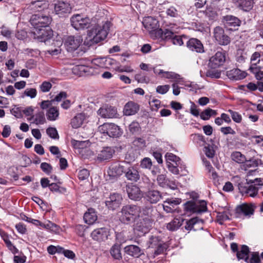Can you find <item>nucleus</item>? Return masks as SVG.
I'll return each instance as SVG.
<instances>
[{"mask_svg": "<svg viewBox=\"0 0 263 263\" xmlns=\"http://www.w3.org/2000/svg\"><path fill=\"white\" fill-rule=\"evenodd\" d=\"M110 22H105L102 26L97 25L88 31V41H85L84 44L89 46L99 43L103 41L107 36L109 28Z\"/></svg>", "mask_w": 263, "mask_h": 263, "instance_id": "1", "label": "nucleus"}, {"mask_svg": "<svg viewBox=\"0 0 263 263\" xmlns=\"http://www.w3.org/2000/svg\"><path fill=\"white\" fill-rule=\"evenodd\" d=\"M140 206L134 204H127L122 206L118 213L119 220L124 224H129L135 220L141 212Z\"/></svg>", "mask_w": 263, "mask_h": 263, "instance_id": "2", "label": "nucleus"}, {"mask_svg": "<svg viewBox=\"0 0 263 263\" xmlns=\"http://www.w3.org/2000/svg\"><path fill=\"white\" fill-rule=\"evenodd\" d=\"M51 20V17L48 15L39 13L32 15L30 21L34 29H37L49 27Z\"/></svg>", "mask_w": 263, "mask_h": 263, "instance_id": "3", "label": "nucleus"}, {"mask_svg": "<svg viewBox=\"0 0 263 263\" xmlns=\"http://www.w3.org/2000/svg\"><path fill=\"white\" fill-rule=\"evenodd\" d=\"M153 221L148 217H143L140 214L135 220L134 230L142 234L147 233L152 227Z\"/></svg>", "mask_w": 263, "mask_h": 263, "instance_id": "4", "label": "nucleus"}, {"mask_svg": "<svg viewBox=\"0 0 263 263\" xmlns=\"http://www.w3.org/2000/svg\"><path fill=\"white\" fill-rule=\"evenodd\" d=\"M148 247L155 249L154 257L161 254L166 250L167 245L159 237L151 236L148 241Z\"/></svg>", "mask_w": 263, "mask_h": 263, "instance_id": "5", "label": "nucleus"}, {"mask_svg": "<svg viewBox=\"0 0 263 263\" xmlns=\"http://www.w3.org/2000/svg\"><path fill=\"white\" fill-rule=\"evenodd\" d=\"M70 23L71 26L74 29L79 30L88 28L90 26L91 21L88 17H84L81 14H77L71 16Z\"/></svg>", "mask_w": 263, "mask_h": 263, "instance_id": "6", "label": "nucleus"}, {"mask_svg": "<svg viewBox=\"0 0 263 263\" xmlns=\"http://www.w3.org/2000/svg\"><path fill=\"white\" fill-rule=\"evenodd\" d=\"M99 130L103 134H106L110 137L117 138L122 135L121 128L114 123H106L99 127Z\"/></svg>", "mask_w": 263, "mask_h": 263, "instance_id": "7", "label": "nucleus"}, {"mask_svg": "<svg viewBox=\"0 0 263 263\" xmlns=\"http://www.w3.org/2000/svg\"><path fill=\"white\" fill-rule=\"evenodd\" d=\"M82 42L81 35H70L66 38L64 45L68 52H72L78 48Z\"/></svg>", "mask_w": 263, "mask_h": 263, "instance_id": "8", "label": "nucleus"}, {"mask_svg": "<svg viewBox=\"0 0 263 263\" xmlns=\"http://www.w3.org/2000/svg\"><path fill=\"white\" fill-rule=\"evenodd\" d=\"M213 36L220 45H228L231 42L230 37L225 33L223 28L220 26L214 28Z\"/></svg>", "mask_w": 263, "mask_h": 263, "instance_id": "9", "label": "nucleus"}, {"mask_svg": "<svg viewBox=\"0 0 263 263\" xmlns=\"http://www.w3.org/2000/svg\"><path fill=\"white\" fill-rule=\"evenodd\" d=\"M145 28L147 30L152 37H156V32L159 30V22L152 16L145 17L142 22Z\"/></svg>", "mask_w": 263, "mask_h": 263, "instance_id": "10", "label": "nucleus"}, {"mask_svg": "<svg viewBox=\"0 0 263 263\" xmlns=\"http://www.w3.org/2000/svg\"><path fill=\"white\" fill-rule=\"evenodd\" d=\"M164 194L157 190L149 189L144 193V198L151 204H156L163 198Z\"/></svg>", "mask_w": 263, "mask_h": 263, "instance_id": "11", "label": "nucleus"}, {"mask_svg": "<svg viewBox=\"0 0 263 263\" xmlns=\"http://www.w3.org/2000/svg\"><path fill=\"white\" fill-rule=\"evenodd\" d=\"M54 9L55 14L59 17H64L71 13L72 8L69 3L59 1L54 4Z\"/></svg>", "mask_w": 263, "mask_h": 263, "instance_id": "12", "label": "nucleus"}, {"mask_svg": "<svg viewBox=\"0 0 263 263\" xmlns=\"http://www.w3.org/2000/svg\"><path fill=\"white\" fill-rule=\"evenodd\" d=\"M165 158L169 171L174 174H178L180 158L172 153H166Z\"/></svg>", "mask_w": 263, "mask_h": 263, "instance_id": "13", "label": "nucleus"}, {"mask_svg": "<svg viewBox=\"0 0 263 263\" xmlns=\"http://www.w3.org/2000/svg\"><path fill=\"white\" fill-rule=\"evenodd\" d=\"M33 37L40 42H45L53 36V31L49 28L35 29L33 32Z\"/></svg>", "mask_w": 263, "mask_h": 263, "instance_id": "14", "label": "nucleus"}, {"mask_svg": "<svg viewBox=\"0 0 263 263\" xmlns=\"http://www.w3.org/2000/svg\"><path fill=\"white\" fill-rule=\"evenodd\" d=\"M123 198L121 194L117 193L111 194L105 201L106 205L111 210H115L121 204Z\"/></svg>", "mask_w": 263, "mask_h": 263, "instance_id": "15", "label": "nucleus"}, {"mask_svg": "<svg viewBox=\"0 0 263 263\" xmlns=\"http://www.w3.org/2000/svg\"><path fill=\"white\" fill-rule=\"evenodd\" d=\"M225 61L226 52L217 51L210 58L209 65L211 68L215 69L222 65Z\"/></svg>", "mask_w": 263, "mask_h": 263, "instance_id": "16", "label": "nucleus"}, {"mask_svg": "<svg viewBox=\"0 0 263 263\" xmlns=\"http://www.w3.org/2000/svg\"><path fill=\"white\" fill-rule=\"evenodd\" d=\"M97 112L99 115L104 118H117L118 116L117 108L108 105L100 107Z\"/></svg>", "mask_w": 263, "mask_h": 263, "instance_id": "17", "label": "nucleus"}, {"mask_svg": "<svg viewBox=\"0 0 263 263\" xmlns=\"http://www.w3.org/2000/svg\"><path fill=\"white\" fill-rule=\"evenodd\" d=\"M222 21L224 26L229 30H236V28L241 24V21L238 17L231 15L223 16Z\"/></svg>", "mask_w": 263, "mask_h": 263, "instance_id": "18", "label": "nucleus"}, {"mask_svg": "<svg viewBox=\"0 0 263 263\" xmlns=\"http://www.w3.org/2000/svg\"><path fill=\"white\" fill-rule=\"evenodd\" d=\"M126 191L129 199L139 201L142 197V193L140 188L136 185H127Z\"/></svg>", "mask_w": 263, "mask_h": 263, "instance_id": "19", "label": "nucleus"}, {"mask_svg": "<svg viewBox=\"0 0 263 263\" xmlns=\"http://www.w3.org/2000/svg\"><path fill=\"white\" fill-rule=\"evenodd\" d=\"M125 176L128 180L134 182H137L140 179L139 172L138 167L136 166H130L126 167Z\"/></svg>", "mask_w": 263, "mask_h": 263, "instance_id": "20", "label": "nucleus"}, {"mask_svg": "<svg viewBox=\"0 0 263 263\" xmlns=\"http://www.w3.org/2000/svg\"><path fill=\"white\" fill-rule=\"evenodd\" d=\"M108 233V229L104 227L93 230L91 236L93 240L101 242L107 239Z\"/></svg>", "mask_w": 263, "mask_h": 263, "instance_id": "21", "label": "nucleus"}, {"mask_svg": "<svg viewBox=\"0 0 263 263\" xmlns=\"http://www.w3.org/2000/svg\"><path fill=\"white\" fill-rule=\"evenodd\" d=\"M186 47L191 50L198 53L204 52L201 42L197 39L191 38L186 42Z\"/></svg>", "mask_w": 263, "mask_h": 263, "instance_id": "22", "label": "nucleus"}, {"mask_svg": "<svg viewBox=\"0 0 263 263\" xmlns=\"http://www.w3.org/2000/svg\"><path fill=\"white\" fill-rule=\"evenodd\" d=\"M114 153L115 151L111 147H104L102 150L98 153L96 159L99 162L108 160L112 158Z\"/></svg>", "mask_w": 263, "mask_h": 263, "instance_id": "23", "label": "nucleus"}, {"mask_svg": "<svg viewBox=\"0 0 263 263\" xmlns=\"http://www.w3.org/2000/svg\"><path fill=\"white\" fill-rule=\"evenodd\" d=\"M126 168L124 166L120 164L112 165L109 168L108 174L112 178L118 177L123 173L125 174Z\"/></svg>", "mask_w": 263, "mask_h": 263, "instance_id": "24", "label": "nucleus"}, {"mask_svg": "<svg viewBox=\"0 0 263 263\" xmlns=\"http://www.w3.org/2000/svg\"><path fill=\"white\" fill-rule=\"evenodd\" d=\"M47 6L48 3L46 0H35L29 5L28 8L33 12H40Z\"/></svg>", "mask_w": 263, "mask_h": 263, "instance_id": "25", "label": "nucleus"}, {"mask_svg": "<svg viewBox=\"0 0 263 263\" xmlns=\"http://www.w3.org/2000/svg\"><path fill=\"white\" fill-rule=\"evenodd\" d=\"M228 77L233 80H239L247 76V73L237 68H234L227 72Z\"/></svg>", "mask_w": 263, "mask_h": 263, "instance_id": "26", "label": "nucleus"}, {"mask_svg": "<svg viewBox=\"0 0 263 263\" xmlns=\"http://www.w3.org/2000/svg\"><path fill=\"white\" fill-rule=\"evenodd\" d=\"M124 252L128 255L135 258H138L143 254L141 249L136 245H129L124 248Z\"/></svg>", "mask_w": 263, "mask_h": 263, "instance_id": "27", "label": "nucleus"}, {"mask_svg": "<svg viewBox=\"0 0 263 263\" xmlns=\"http://www.w3.org/2000/svg\"><path fill=\"white\" fill-rule=\"evenodd\" d=\"M139 110V106L134 102H129L124 106L123 112L126 116H131L136 114Z\"/></svg>", "mask_w": 263, "mask_h": 263, "instance_id": "28", "label": "nucleus"}, {"mask_svg": "<svg viewBox=\"0 0 263 263\" xmlns=\"http://www.w3.org/2000/svg\"><path fill=\"white\" fill-rule=\"evenodd\" d=\"M176 32L173 29L160 28L156 32V38H161L162 39H172Z\"/></svg>", "mask_w": 263, "mask_h": 263, "instance_id": "29", "label": "nucleus"}, {"mask_svg": "<svg viewBox=\"0 0 263 263\" xmlns=\"http://www.w3.org/2000/svg\"><path fill=\"white\" fill-rule=\"evenodd\" d=\"M237 7L241 10L248 12L252 9L254 0H235Z\"/></svg>", "mask_w": 263, "mask_h": 263, "instance_id": "30", "label": "nucleus"}, {"mask_svg": "<svg viewBox=\"0 0 263 263\" xmlns=\"http://www.w3.org/2000/svg\"><path fill=\"white\" fill-rule=\"evenodd\" d=\"M256 205L254 203H244L239 206L238 209L245 216L250 217L253 215Z\"/></svg>", "mask_w": 263, "mask_h": 263, "instance_id": "31", "label": "nucleus"}, {"mask_svg": "<svg viewBox=\"0 0 263 263\" xmlns=\"http://www.w3.org/2000/svg\"><path fill=\"white\" fill-rule=\"evenodd\" d=\"M121 244L119 243H115L110 249V253L112 257L116 260L122 259Z\"/></svg>", "mask_w": 263, "mask_h": 263, "instance_id": "32", "label": "nucleus"}, {"mask_svg": "<svg viewBox=\"0 0 263 263\" xmlns=\"http://www.w3.org/2000/svg\"><path fill=\"white\" fill-rule=\"evenodd\" d=\"M238 188L240 192L248 194L250 196L254 197L258 193V189L253 185H250L248 188L243 186L241 184H238Z\"/></svg>", "mask_w": 263, "mask_h": 263, "instance_id": "33", "label": "nucleus"}, {"mask_svg": "<svg viewBox=\"0 0 263 263\" xmlns=\"http://www.w3.org/2000/svg\"><path fill=\"white\" fill-rule=\"evenodd\" d=\"M86 119V116L84 113H80L77 114L71 121V125L74 128H77L80 127L85 119Z\"/></svg>", "mask_w": 263, "mask_h": 263, "instance_id": "34", "label": "nucleus"}, {"mask_svg": "<svg viewBox=\"0 0 263 263\" xmlns=\"http://www.w3.org/2000/svg\"><path fill=\"white\" fill-rule=\"evenodd\" d=\"M97 219V216L93 209H89L84 215L85 222L88 224H93Z\"/></svg>", "mask_w": 263, "mask_h": 263, "instance_id": "35", "label": "nucleus"}, {"mask_svg": "<svg viewBox=\"0 0 263 263\" xmlns=\"http://www.w3.org/2000/svg\"><path fill=\"white\" fill-rule=\"evenodd\" d=\"M249 248L246 245H242L240 251L236 254L238 260L244 259L246 262L249 261Z\"/></svg>", "mask_w": 263, "mask_h": 263, "instance_id": "36", "label": "nucleus"}, {"mask_svg": "<svg viewBox=\"0 0 263 263\" xmlns=\"http://www.w3.org/2000/svg\"><path fill=\"white\" fill-rule=\"evenodd\" d=\"M261 164V160L259 159L251 158L249 160L245 161V163L242 165V169L247 170L248 168L252 167H257Z\"/></svg>", "mask_w": 263, "mask_h": 263, "instance_id": "37", "label": "nucleus"}, {"mask_svg": "<svg viewBox=\"0 0 263 263\" xmlns=\"http://www.w3.org/2000/svg\"><path fill=\"white\" fill-rule=\"evenodd\" d=\"M181 200L179 198H168L165 201V203H167L174 212L178 213L179 212V205Z\"/></svg>", "mask_w": 263, "mask_h": 263, "instance_id": "38", "label": "nucleus"}, {"mask_svg": "<svg viewBox=\"0 0 263 263\" xmlns=\"http://www.w3.org/2000/svg\"><path fill=\"white\" fill-rule=\"evenodd\" d=\"M180 218V215L175 217L171 222L167 224V229L171 231H175L179 229L181 226Z\"/></svg>", "mask_w": 263, "mask_h": 263, "instance_id": "39", "label": "nucleus"}, {"mask_svg": "<svg viewBox=\"0 0 263 263\" xmlns=\"http://www.w3.org/2000/svg\"><path fill=\"white\" fill-rule=\"evenodd\" d=\"M199 222L203 223L204 221L203 220L199 218L198 217H194L186 221V224L184 226V228L187 231H191L193 229L194 226Z\"/></svg>", "mask_w": 263, "mask_h": 263, "instance_id": "40", "label": "nucleus"}, {"mask_svg": "<svg viewBox=\"0 0 263 263\" xmlns=\"http://www.w3.org/2000/svg\"><path fill=\"white\" fill-rule=\"evenodd\" d=\"M59 115V110L56 107H50L46 114L47 119L50 121L55 120Z\"/></svg>", "mask_w": 263, "mask_h": 263, "instance_id": "41", "label": "nucleus"}, {"mask_svg": "<svg viewBox=\"0 0 263 263\" xmlns=\"http://www.w3.org/2000/svg\"><path fill=\"white\" fill-rule=\"evenodd\" d=\"M232 159L238 163H245L246 161V158L245 155H242L239 152H233L231 155Z\"/></svg>", "mask_w": 263, "mask_h": 263, "instance_id": "42", "label": "nucleus"}, {"mask_svg": "<svg viewBox=\"0 0 263 263\" xmlns=\"http://www.w3.org/2000/svg\"><path fill=\"white\" fill-rule=\"evenodd\" d=\"M217 115V112L216 110H213L210 108H208L204 110H203L200 114V118L204 120H207L209 119V118L211 116H215Z\"/></svg>", "mask_w": 263, "mask_h": 263, "instance_id": "43", "label": "nucleus"}, {"mask_svg": "<svg viewBox=\"0 0 263 263\" xmlns=\"http://www.w3.org/2000/svg\"><path fill=\"white\" fill-rule=\"evenodd\" d=\"M184 210L186 212H191L193 213H196V203L194 201H188L186 202L184 204Z\"/></svg>", "mask_w": 263, "mask_h": 263, "instance_id": "44", "label": "nucleus"}, {"mask_svg": "<svg viewBox=\"0 0 263 263\" xmlns=\"http://www.w3.org/2000/svg\"><path fill=\"white\" fill-rule=\"evenodd\" d=\"M206 202L204 200H200L199 204H196V213L200 214L205 212L208 210Z\"/></svg>", "mask_w": 263, "mask_h": 263, "instance_id": "45", "label": "nucleus"}, {"mask_svg": "<svg viewBox=\"0 0 263 263\" xmlns=\"http://www.w3.org/2000/svg\"><path fill=\"white\" fill-rule=\"evenodd\" d=\"M221 72L220 70L212 68L207 70L206 72V76L210 77L212 79H218L220 77Z\"/></svg>", "mask_w": 263, "mask_h": 263, "instance_id": "46", "label": "nucleus"}, {"mask_svg": "<svg viewBox=\"0 0 263 263\" xmlns=\"http://www.w3.org/2000/svg\"><path fill=\"white\" fill-rule=\"evenodd\" d=\"M158 73L163 74V77L167 79H172L174 80L180 79V75L173 72H164L162 70H160Z\"/></svg>", "mask_w": 263, "mask_h": 263, "instance_id": "47", "label": "nucleus"}, {"mask_svg": "<svg viewBox=\"0 0 263 263\" xmlns=\"http://www.w3.org/2000/svg\"><path fill=\"white\" fill-rule=\"evenodd\" d=\"M157 181L158 184L162 187H165L168 185L167 184V179L166 177V176L163 174L159 175L157 178Z\"/></svg>", "mask_w": 263, "mask_h": 263, "instance_id": "48", "label": "nucleus"}, {"mask_svg": "<svg viewBox=\"0 0 263 263\" xmlns=\"http://www.w3.org/2000/svg\"><path fill=\"white\" fill-rule=\"evenodd\" d=\"M45 122V118L43 112L40 111L35 114L34 123L36 124H42Z\"/></svg>", "mask_w": 263, "mask_h": 263, "instance_id": "49", "label": "nucleus"}, {"mask_svg": "<svg viewBox=\"0 0 263 263\" xmlns=\"http://www.w3.org/2000/svg\"><path fill=\"white\" fill-rule=\"evenodd\" d=\"M142 168L150 170L152 166V162L150 158L146 157L143 158L140 163Z\"/></svg>", "mask_w": 263, "mask_h": 263, "instance_id": "50", "label": "nucleus"}, {"mask_svg": "<svg viewBox=\"0 0 263 263\" xmlns=\"http://www.w3.org/2000/svg\"><path fill=\"white\" fill-rule=\"evenodd\" d=\"M228 111L230 114L233 120L236 123H240L242 120L241 116L237 112L229 109Z\"/></svg>", "mask_w": 263, "mask_h": 263, "instance_id": "51", "label": "nucleus"}, {"mask_svg": "<svg viewBox=\"0 0 263 263\" xmlns=\"http://www.w3.org/2000/svg\"><path fill=\"white\" fill-rule=\"evenodd\" d=\"M128 129L133 134L139 133L140 129V125L137 122H133L129 124Z\"/></svg>", "mask_w": 263, "mask_h": 263, "instance_id": "52", "label": "nucleus"}, {"mask_svg": "<svg viewBox=\"0 0 263 263\" xmlns=\"http://www.w3.org/2000/svg\"><path fill=\"white\" fill-rule=\"evenodd\" d=\"M42 227L54 232H57L59 230L58 226L57 224L50 221H49L46 224L43 223V224H42Z\"/></svg>", "mask_w": 263, "mask_h": 263, "instance_id": "53", "label": "nucleus"}, {"mask_svg": "<svg viewBox=\"0 0 263 263\" xmlns=\"http://www.w3.org/2000/svg\"><path fill=\"white\" fill-rule=\"evenodd\" d=\"M47 135L52 139H59V135L55 128L49 127L46 130Z\"/></svg>", "mask_w": 263, "mask_h": 263, "instance_id": "54", "label": "nucleus"}, {"mask_svg": "<svg viewBox=\"0 0 263 263\" xmlns=\"http://www.w3.org/2000/svg\"><path fill=\"white\" fill-rule=\"evenodd\" d=\"M37 94V91L35 88H27L24 92V95L30 98H34Z\"/></svg>", "mask_w": 263, "mask_h": 263, "instance_id": "55", "label": "nucleus"}, {"mask_svg": "<svg viewBox=\"0 0 263 263\" xmlns=\"http://www.w3.org/2000/svg\"><path fill=\"white\" fill-rule=\"evenodd\" d=\"M261 53L259 52H255L251 56V61L253 65L256 66L260 61Z\"/></svg>", "mask_w": 263, "mask_h": 263, "instance_id": "56", "label": "nucleus"}, {"mask_svg": "<svg viewBox=\"0 0 263 263\" xmlns=\"http://www.w3.org/2000/svg\"><path fill=\"white\" fill-rule=\"evenodd\" d=\"M52 84L49 82L44 81L40 85V88L42 92H46L50 90Z\"/></svg>", "mask_w": 263, "mask_h": 263, "instance_id": "57", "label": "nucleus"}, {"mask_svg": "<svg viewBox=\"0 0 263 263\" xmlns=\"http://www.w3.org/2000/svg\"><path fill=\"white\" fill-rule=\"evenodd\" d=\"M49 189L52 192L62 193L66 191L65 189L60 187V186L55 183H52L49 185Z\"/></svg>", "mask_w": 263, "mask_h": 263, "instance_id": "58", "label": "nucleus"}, {"mask_svg": "<svg viewBox=\"0 0 263 263\" xmlns=\"http://www.w3.org/2000/svg\"><path fill=\"white\" fill-rule=\"evenodd\" d=\"M204 13L205 16L210 20L214 19L216 16L217 13L215 11H213L211 8H207L204 11Z\"/></svg>", "mask_w": 263, "mask_h": 263, "instance_id": "59", "label": "nucleus"}, {"mask_svg": "<svg viewBox=\"0 0 263 263\" xmlns=\"http://www.w3.org/2000/svg\"><path fill=\"white\" fill-rule=\"evenodd\" d=\"M89 176V172L86 169H83L79 171L78 177L81 180H85L87 179Z\"/></svg>", "mask_w": 263, "mask_h": 263, "instance_id": "60", "label": "nucleus"}, {"mask_svg": "<svg viewBox=\"0 0 263 263\" xmlns=\"http://www.w3.org/2000/svg\"><path fill=\"white\" fill-rule=\"evenodd\" d=\"M170 88L168 85L158 86L156 88V91L159 93L164 94L168 91Z\"/></svg>", "mask_w": 263, "mask_h": 263, "instance_id": "61", "label": "nucleus"}, {"mask_svg": "<svg viewBox=\"0 0 263 263\" xmlns=\"http://www.w3.org/2000/svg\"><path fill=\"white\" fill-rule=\"evenodd\" d=\"M41 168L43 172L48 174H49L52 170V166L51 165L46 162L41 163Z\"/></svg>", "mask_w": 263, "mask_h": 263, "instance_id": "62", "label": "nucleus"}, {"mask_svg": "<svg viewBox=\"0 0 263 263\" xmlns=\"http://www.w3.org/2000/svg\"><path fill=\"white\" fill-rule=\"evenodd\" d=\"M153 207L152 206H145L142 210V215L145 216L146 217H149V216L151 215Z\"/></svg>", "mask_w": 263, "mask_h": 263, "instance_id": "63", "label": "nucleus"}, {"mask_svg": "<svg viewBox=\"0 0 263 263\" xmlns=\"http://www.w3.org/2000/svg\"><path fill=\"white\" fill-rule=\"evenodd\" d=\"M260 261L258 253L253 252L252 254V257L250 259H249L250 263H259Z\"/></svg>", "mask_w": 263, "mask_h": 263, "instance_id": "64", "label": "nucleus"}]
</instances>
